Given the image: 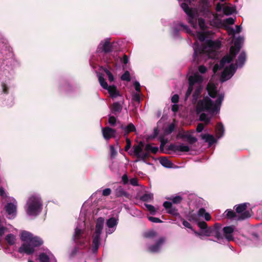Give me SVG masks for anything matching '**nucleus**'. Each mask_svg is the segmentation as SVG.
Listing matches in <instances>:
<instances>
[{
  "mask_svg": "<svg viewBox=\"0 0 262 262\" xmlns=\"http://www.w3.org/2000/svg\"><path fill=\"white\" fill-rule=\"evenodd\" d=\"M207 90L209 97L204 96L196 104L198 114L203 112L208 113V114L202 113L200 116V120L204 122L206 125L210 123L213 115L219 112L224 98V94L220 92L216 85L211 81L208 83Z\"/></svg>",
  "mask_w": 262,
  "mask_h": 262,
  "instance_id": "1",
  "label": "nucleus"
},
{
  "mask_svg": "<svg viewBox=\"0 0 262 262\" xmlns=\"http://www.w3.org/2000/svg\"><path fill=\"white\" fill-rule=\"evenodd\" d=\"M244 39L238 37L234 40V45L230 47L229 54L224 56L220 61L219 64H215L213 67V71L214 74L218 71L223 70L221 76L222 82L229 79L235 73L237 67H242L245 63L246 59V55L245 52H242L236 60V65L231 63L235 58L236 55L239 51Z\"/></svg>",
  "mask_w": 262,
  "mask_h": 262,
  "instance_id": "2",
  "label": "nucleus"
},
{
  "mask_svg": "<svg viewBox=\"0 0 262 262\" xmlns=\"http://www.w3.org/2000/svg\"><path fill=\"white\" fill-rule=\"evenodd\" d=\"M198 226L201 229L203 234L207 236H214L219 243H221L225 237L227 241L233 239V233L235 230L233 226L225 227L223 229V235L221 233V226L219 224H215L214 227L208 228L206 222H200Z\"/></svg>",
  "mask_w": 262,
  "mask_h": 262,
  "instance_id": "3",
  "label": "nucleus"
},
{
  "mask_svg": "<svg viewBox=\"0 0 262 262\" xmlns=\"http://www.w3.org/2000/svg\"><path fill=\"white\" fill-rule=\"evenodd\" d=\"M85 210L82 208L73 235V239L75 243L83 247H86L90 244L89 233L85 229Z\"/></svg>",
  "mask_w": 262,
  "mask_h": 262,
  "instance_id": "4",
  "label": "nucleus"
},
{
  "mask_svg": "<svg viewBox=\"0 0 262 262\" xmlns=\"http://www.w3.org/2000/svg\"><path fill=\"white\" fill-rule=\"evenodd\" d=\"M204 77L200 75L198 72H195L188 76L189 86L185 94V100H187L193 90L192 101L195 103L201 95L203 89V82Z\"/></svg>",
  "mask_w": 262,
  "mask_h": 262,
  "instance_id": "5",
  "label": "nucleus"
},
{
  "mask_svg": "<svg viewBox=\"0 0 262 262\" xmlns=\"http://www.w3.org/2000/svg\"><path fill=\"white\" fill-rule=\"evenodd\" d=\"M21 240L24 244L18 249L20 253L28 255L32 254L35 251V247H38L43 244V241L38 236L33 235L31 233L23 231L20 235Z\"/></svg>",
  "mask_w": 262,
  "mask_h": 262,
  "instance_id": "6",
  "label": "nucleus"
},
{
  "mask_svg": "<svg viewBox=\"0 0 262 262\" xmlns=\"http://www.w3.org/2000/svg\"><path fill=\"white\" fill-rule=\"evenodd\" d=\"M42 208V203L40 196L38 194L30 196L25 207L27 214L30 216H36L39 214Z\"/></svg>",
  "mask_w": 262,
  "mask_h": 262,
  "instance_id": "7",
  "label": "nucleus"
},
{
  "mask_svg": "<svg viewBox=\"0 0 262 262\" xmlns=\"http://www.w3.org/2000/svg\"><path fill=\"white\" fill-rule=\"evenodd\" d=\"M248 203H242L235 206L236 212L232 210H227L225 213L226 216L230 219L241 221L244 220L250 216V212L247 210Z\"/></svg>",
  "mask_w": 262,
  "mask_h": 262,
  "instance_id": "8",
  "label": "nucleus"
},
{
  "mask_svg": "<svg viewBox=\"0 0 262 262\" xmlns=\"http://www.w3.org/2000/svg\"><path fill=\"white\" fill-rule=\"evenodd\" d=\"M104 219L103 217H99L96 221L95 231L93 235L92 251L93 253H96L100 245V235L103 228Z\"/></svg>",
  "mask_w": 262,
  "mask_h": 262,
  "instance_id": "9",
  "label": "nucleus"
},
{
  "mask_svg": "<svg viewBox=\"0 0 262 262\" xmlns=\"http://www.w3.org/2000/svg\"><path fill=\"white\" fill-rule=\"evenodd\" d=\"M98 77L100 85L104 89L107 90L110 96L112 99L115 98L120 96V93L116 86L114 85H108L104 78L101 74H98Z\"/></svg>",
  "mask_w": 262,
  "mask_h": 262,
  "instance_id": "10",
  "label": "nucleus"
},
{
  "mask_svg": "<svg viewBox=\"0 0 262 262\" xmlns=\"http://www.w3.org/2000/svg\"><path fill=\"white\" fill-rule=\"evenodd\" d=\"M7 204L5 206V209L7 213L9 219H14L17 214V201L13 198H8Z\"/></svg>",
  "mask_w": 262,
  "mask_h": 262,
  "instance_id": "11",
  "label": "nucleus"
},
{
  "mask_svg": "<svg viewBox=\"0 0 262 262\" xmlns=\"http://www.w3.org/2000/svg\"><path fill=\"white\" fill-rule=\"evenodd\" d=\"M201 217H204L207 221H209L211 219L210 214L206 212L205 209L203 208H200L196 214H190L188 218L190 221L198 222V224L199 223L201 222H199V219Z\"/></svg>",
  "mask_w": 262,
  "mask_h": 262,
  "instance_id": "12",
  "label": "nucleus"
},
{
  "mask_svg": "<svg viewBox=\"0 0 262 262\" xmlns=\"http://www.w3.org/2000/svg\"><path fill=\"white\" fill-rule=\"evenodd\" d=\"M38 259L40 262H56L55 257L48 249H43L39 252Z\"/></svg>",
  "mask_w": 262,
  "mask_h": 262,
  "instance_id": "13",
  "label": "nucleus"
},
{
  "mask_svg": "<svg viewBox=\"0 0 262 262\" xmlns=\"http://www.w3.org/2000/svg\"><path fill=\"white\" fill-rule=\"evenodd\" d=\"M118 223V219L112 217L108 219L106 222L105 234L106 236L108 234L113 233L116 229Z\"/></svg>",
  "mask_w": 262,
  "mask_h": 262,
  "instance_id": "14",
  "label": "nucleus"
},
{
  "mask_svg": "<svg viewBox=\"0 0 262 262\" xmlns=\"http://www.w3.org/2000/svg\"><path fill=\"white\" fill-rule=\"evenodd\" d=\"M143 143L141 142L138 145L134 146L133 152L138 158L145 160L148 157V154L143 151Z\"/></svg>",
  "mask_w": 262,
  "mask_h": 262,
  "instance_id": "15",
  "label": "nucleus"
},
{
  "mask_svg": "<svg viewBox=\"0 0 262 262\" xmlns=\"http://www.w3.org/2000/svg\"><path fill=\"white\" fill-rule=\"evenodd\" d=\"M112 46L110 38H107L100 43L98 49L99 51L101 50L105 53H107L112 51Z\"/></svg>",
  "mask_w": 262,
  "mask_h": 262,
  "instance_id": "16",
  "label": "nucleus"
},
{
  "mask_svg": "<svg viewBox=\"0 0 262 262\" xmlns=\"http://www.w3.org/2000/svg\"><path fill=\"white\" fill-rule=\"evenodd\" d=\"M178 136L181 138H185L189 144L195 143L198 139L196 137L192 136L190 132H182L178 134Z\"/></svg>",
  "mask_w": 262,
  "mask_h": 262,
  "instance_id": "17",
  "label": "nucleus"
},
{
  "mask_svg": "<svg viewBox=\"0 0 262 262\" xmlns=\"http://www.w3.org/2000/svg\"><path fill=\"white\" fill-rule=\"evenodd\" d=\"M102 132L103 138L105 140H108L112 138L115 137L116 130L110 127H105L102 128Z\"/></svg>",
  "mask_w": 262,
  "mask_h": 262,
  "instance_id": "18",
  "label": "nucleus"
},
{
  "mask_svg": "<svg viewBox=\"0 0 262 262\" xmlns=\"http://www.w3.org/2000/svg\"><path fill=\"white\" fill-rule=\"evenodd\" d=\"M163 206L166 209L167 213L171 214L174 216L179 215V212L174 207H172V203L170 202L165 201L163 203Z\"/></svg>",
  "mask_w": 262,
  "mask_h": 262,
  "instance_id": "19",
  "label": "nucleus"
},
{
  "mask_svg": "<svg viewBox=\"0 0 262 262\" xmlns=\"http://www.w3.org/2000/svg\"><path fill=\"white\" fill-rule=\"evenodd\" d=\"M123 100L120 101V102H116L113 103L111 107L112 113L115 115H117V114H119L122 110V104H123Z\"/></svg>",
  "mask_w": 262,
  "mask_h": 262,
  "instance_id": "20",
  "label": "nucleus"
},
{
  "mask_svg": "<svg viewBox=\"0 0 262 262\" xmlns=\"http://www.w3.org/2000/svg\"><path fill=\"white\" fill-rule=\"evenodd\" d=\"M164 242L165 239L164 238H160L155 245L150 246L148 247V250L154 253L159 251Z\"/></svg>",
  "mask_w": 262,
  "mask_h": 262,
  "instance_id": "21",
  "label": "nucleus"
},
{
  "mask_svg": "<svg viewBox=\"0 0 262 262\" xmlns=\"http://www.w3.org/2000/svg\"><path fill=\"white\" fill-rule=\"evenodd\" d=\"M201 138L205 142L208 143L209 146H211L216 142V140L214 136L209 134H202L201 135Z\"/></svg>",
  "mask_w": 262,
  "mask_h": 262,
  "instance_id": "22",
  "label": "nucleus"
},
{
  "mask_svg": "<svg viewBox=\"0 0 262 262\" xmlns=\"http://www.w3.org/2000/svg\"><path fill=\"white\" fill-rule=\"evenodd\" d=\"M119 127L122 130L125 136L130 132H134L136 130L135 125L132 123H129L127 125L120 124Z\"/></svg>",
  "mask_w": 262,
  "mask_h": 262,
  "instance_id": "23",
  "label": "nucleus"
},
{
  "mask_svg": "<svg viewBox=\"0 0 262 262\" xmlns=\"http://www.w3.org/2000/svg\"><path fill=\"white\" fill-rule=\"evenodd\" d=\"M224 128L222 123H218L215 127V135L218 139L221 138L224 134Z\"/></svg>",
  "mask_w": 262,
  "mask_h": 262,
  "instance_id": "24",
  "label": "nucleus"
},
{
  "mask_svg": "<svg viewBox=\"0 0 262 262\" xmlns=\"http://www.w3.org/2000/svg\"><path fill=\"white\" fill-rule=\"evenodd\" d=\"M173 149L175 151L181 152H188L190 150V147L189 146L183 143L175 145Z\"/></svg>",
  "mask_w": 262,
  "mask_h": 262,
  "instance_id": "25",
  "label": "nucleus"
},
{
  "mask_svg": "<svg viewBox=\"0 0 262 262\" xmlns=\"http://www.w3.org/2000/svg\"><path fill=\"white\" fill-rule=\"evenodd\" d=\"M160 164L165 167L172 168V163L167 157H162L160 159Z\"/></svg>",
  "mask_w": 262,
  "mask_h": 262,
  "instance_id": "26",
  "label": "nucleus"
},
{
  "mask_svg": "<svg viewBox=\"0 0 262 262\" xmlns=\"http://www.w3.org/2000/svg\"><path fill=\"white\" fill-rule=\"evenodd\" d=\"M115 194L117 197L126 196L127 195V192H125L124 188L121 186L117 187L115 190Z\"/></svg>",
  "mask_w": 262,
  "mask_h": 262,
  "instance_id": "27",
  "label": "nucleus"
},
{
  "mask_svg": "<svg viewBox=\"0 0 262 262\" xmlns=\"http://www.w3.org/2000/svg\"><path fill=\"white\" fill-rule=\"evenodd\" d=\"M145 152H147L148 155L149 152L156 154L158 150V147L157 146H152L150 144H147L145 146Z\"/></svg>",
  "mask_w": 262,
  "mask_h": 262,
  "instance_id": "28",
  "label": "nucleus"
},
{
  "mask_svg": "<svg viewBox=\"0 0 262 262\" xmlns=\"http://www.w3.org/2000/svg\"><path fill=\"white\" fill-rule=\"evenodd\" d=\"M223 11L225 15H229L232 14L234 13L235 9L231 6L226 5L224 6L223 8Z\"/></svg>",
  "mask_w": 262,
  "mask_h": 262,
  "instance_id": "29",
  "label": "nucleus"
},
{
  "mask_svg": "<svg viewBox=\"0 0 262 262\" xmlns=\"http://www.w3.org/2000/svg\"><path fill=\"white\" fill-rule=\"evenodd\" d=\"M6 241L10 245H13L15 242V237L12 234L7 235L6 237Z\"/></svg>",
  "mask_w": 262,
  "mask_h": 262,
  "instance_id": "30",
  "label": "nucleus"
},
{
  "mask_svg": "<svg viewBox=\"0 0 262 262\" xmlns=\"http://www.w3.org/2000/svg\"><path fill=\"white\" fill-rule=\"evenodd\" d=\"M141 199L144 202L149 201L153 199V194L151 193H145L141 196Z\"/></svg>",
  "mask_w": 262,
  "mask_h": 262,
  "instance_id": "31",
  "label": "nucleus"
},
{
  "mask_svg": "<svg viewBox=\"0 0 262 262\" xmlns=\"http://www.w3.org/2000/svg\"><path fill=\"white\" fill-rule=\"evenodd\" d=\"M175 125L174 124L171 123L169 124L165 129V132L166 134H171L174 129Z\"/></svg>",
  "mask_w": 262,
  "mask_h": 262,
  "instance_id": "32",
  "label": "nucleus"
},
{
  "mask_svg": "<svg viewBox=\"0 0 262 262\" xmlns=\"http://www.w3.org/2000/svg\"><path fill=\"white\" fill-rule=\"evenodd\" d=\"M121 79L123 81H129L130 80V77L129 72H125V73L121 76Z\"/></svg>",
  "mask_w": 262,
  "mask_h": 262,
  "instance_id": "33",
  "label": "nucleus"
},
{
  "mask_svg": "<svg viewBox=\"0 0 262 262\" xmlns=\"http://www.w3.org/2000/svg\"><path fill=\"white\" fill-rule=\"evenodd\" d=\"M145 206L151 214H155L156 213V209L154 206L146 204H145Z\"/></svg>",
  "mask_w": 262,
  "mask_h": 262,
  "instance_id": "34",
  "label": "nucleus"
},
{
  "mask_svg": "<svg viewBox=\"0 0 262 262\" xmlns=\"http://www.w3.org/2000/svg\"><path fill=\"white\" fill-rule=\"evenodd\" d=\"M157 234L156 231L154 230H150L147 231L144 233V236L147 238H151L155 236Z\"/></svg>",
  "mask_w": 262,
  "mask_h": 262,
  "instance_id": "35",
  "label": "nucleus"
},
{
  "mask_svg": "<svg viewBox=\"0 0 262 262\" xmlns=\"http://www.w3.org/2000/svg\"><path fill=\"white\" fill-rule=\"evenodd\" d=\"M104 72L106 73V74L108 77L110 82L111 83V82H113L114 81V78L113 74L111 73V72L107 69H105L104 70Z\"/></svg>",
  "mask_w": 262,
  "mask_h": 262,
  "instance_id": "36",
  "label": "nucleus"
},
{
  "mask_svg": "<svg viewBox=\"0 0 262 262\" xmlns=\"http://www.w3.org/2000/svg\"><path fill=\"white\" fill-rule=\"evenodd\" d=\"M108 123L111 126H115L117 123V119L116 117L110 116L108 119Z\"/></svg>",
  "mask_w": 262,
  "mask_h": 262,
  "instance_id": "37",
  "label": "nucleus"
},
{
  "mask_svg": "<svg viewBox=\"0 0 262 262\" xmlns=\"http://www.w3.org/2000/svg\"><path fill=\"white\" fill-rule=\"evenodd\" d=\"M170 200L172 201L173 203L178 204L181 202L182 199L180 196L177 195V196L172 197L170 199Z\"/></svg>",
  "mask_w": 262,
  "mask_h": 262,
  "instance_id": "38",
  "label": "nucleus"
},
{
  "mask_svg": "<svg viewBox=\"0 0 262 262\" xmlns=\"http://www.w3.org/2000/svg\"><path fill=\"white\" fill-rule=\"evenodd\" d=\"M235 22V20L232 17H229L223 20V24L227 25H233Z\"/></svg>",
  "mask_w": 262,
  "mask_h": 262,
  "instance_id": "39",
  "label": "nucleus"
},
{
  "mask_svg": "<svg viewBox=\"0 0 262 262\" xmlns=\"http://www.w3.org/2000/svg\"><path fill=\"white\" fill-rule=\"evenodd\" d=\"M241 30H242L241 26L236 25L235 26V29H231V30L230 31V33H232L233 34H235V33H238L241 32Z\"/></svg>",
  "mask_w": 262,
  "mask_h": 262,
  "instance_id": "40",
  "label": "nucleus"
},
{
  "mask_svg": "<svg viewBox=\"0 0 262 262\" xmlns=\"http://www.w3.org/2000/svg\"><path fill=\"white\" fill-rule=\"evenodd\" d=\"M148 220L153 223H161L162 221L159 218L153 217V216H149L148 217Z\"/></svg>",
  "mask_w": 262,
  "mask_h": 262,
  "instance_id": "41",
  "label": "nucleus"
},
{
  "mask_svg": "<svg viewBox=\"0 0 262 262\" xmlns=\"http://www.w3.org/2000/svg\"><path fill=\"white\" fill-rule=\"evenodd\" d=\"M130 184L134 186H138V180L137 178H134L130 180L129 181Z\"/></svg>",
  "mask_w": 262,
  "mask_h": 262,
  "instance_id": "42",
  "label": "nucleus"
},
{
  "mask_svg": "<svg viewBox=\"0 0 262 262\" xmlns=\"http://www.w3.org/2000/svg\"><path fill=\"white\" fill-rule=\"evenodd\" d=\"M110 147L111 156V157H113L117 155V152L116 150V149L113 145H111Z\"/></svg>",
  "mask_w": 262,
  "mask_h": 262,
  "instance_id": "43",
  "label": "nucleus"
},
{
  "mask_svg": "<svg viewBox=\"0 0 262 262\" xmlns=\"http://www.w3.org/2000/svg\"><path fill=\"white\" fill-rule=\"evenodd\" d=\"M198 70L201 74H204L206 73L207 69V68L204 66H200L198 67Z\"/></svg>",
  "mask_w": 262,
  "mask_h": 262,
  "instance_id": "44",
  "label": "nucleus"
},
{
  "mask_svg": "<svg viewBox=\"0 0 262 262\" xmlns=\"http://www.w3.org/2000/svg\"><path fill=\"white\" fill-rule=\"evenodd\" d=\"M120 61L124 65H126L128 62V58L126 55H124L122 58H120Z\"/></svg>",
  "mask_w": 262,
  "mask_h": 262,
  "instance_id": "45",
  "label": "nucleus"
},
{
  "mask_svg": "<svg viewBox=\"0 0 262 262\" xmlns=\"http://www.w3.org/2000/svg\"><path fill=\"white\" fill-rule=\"evenodd\" d=\"M122 181L124 185H126L129 182V180L127 174H125L122 177Z\"/></svg>",
  "mask_w": 262,
  "mask_h": 262,
  "instance_id": "46",
  "label": "nucleus"
},
{
  "mask_svg": "<svg viewBox=\"0 0 262 262\" xmlns=\"http://www.w3.org/2000/svg\"><path fill=\"white\" fill-rule=\"evenodd\" d=\"M111 193V189L110 188H105L102 191V195L103 196H108Z\"/></svg>",
  "mask_w": 262,
  "mask_h": 262,
  "instance_id": "47",
  "label": "nucleus"
},
{
  "mask_svg": "<svg viewBox=\"0 0 262 262\" xmlns=\"http://www.w3.org/2000/svg\"><path fill=\"white\" fill-rule=\"evenodd\" d=\"M134 86L136 91L139 93L140 92V84L139 82L135 81L134 83Z\"/></svg>",
  "mask_w": 262,
  "mask_h": 262,
  "instance_id": "48",
  "label": "nucleus"
},
{
  "mask_svg": "<svg viewBox=\"0 0 262 262\" xmlns=\"http://www.w3.org/2000/svg\"><path fill=\"white\" fill-rule=\"evenodd\" d=\"M179 100V96L177 94L174 95L171 98V101L173 103H177Z\"/></svg>",
  "mask_w": 262,
  "mask_h": 262,
  "instance_id": "49",
  "label": "nucleus"
},
{
  "mask_svg": "<svg viewBox=\"0 0 262 262\" xmlns=\"http://www.w3.org/2000/svg\"><path fill=\"white\" fill-rule=\"evenodd\" d=\"M131 146V142L129 139H126V145L125 147V150L126 151H128L130 148Z\"/></svg>",
  "mask_w": 262,
  "mask_h": 262,
  "instance_id": "50",
  "label": "nucleus"
},
{
  "mask_svg": "<svg viewBox=\"0 0 262 262\" xmlns=\"http://www.w3.org/2000/svg\"><path fill=\"white\" fill-rule=\"evenodd\" d=\"M133 99L134 101L139 102L140 100V97L139 93H135L133 95Z\"/></svg>",
  "mask_w": 262,
  "mask_h": 262,
  "instance_id": "51",
  "label": "nucleus"
},
{
  "mask_svg": "<svg viewBox=\"0 0 262 262\" xmlns=\"http://www.w3.org/2000/svg\"><path fill=\"white\" fill-rule=\"evenodd\" d=\"M204 126L202 123H199L197 127L196 130L198 133H201L204 129Z\"/></svg>",
  "mask_w": 262,
  "mask_h": 262,
  "instance_id": "52",
  "label": "nucleus"
},
{
  "mask_svg": "<svg viewBox=\"0 0 262 262\" xmlns=\"http://www.w3.org/2000/svg\"><path fill=\"white\" fill-rule=\"evenodd\" d=\"M0 195L3 198H7L6 192H5L4 189H3V188H2V187L0 188Z\"/></svg>",
  "mask_w": 262,
  "mask_h": 262,
  "instance_id": "53",
  "label": "nucleus"
},
{
  "mask_svg": "<svg viewBox=\"0 0 262 262\" xmlns=\"http://www.w3.org/2000/svg\"><path fill=\"white\" fill-rule=\"evenodd\" d=\"M183 225L186 228H189V229H191L192 228V227L190 225V224L186 221H183Z\"/></svg>",
  "mask_w": 262,
  "mask_h": 262,
  "instance_id": "54",
  "label": "nucleus"
},
{
  "mask_svg": "<svg viewBox=\"0 0 262 262\" xmlns=\"http://www.w3.org/2000/svg\"><path fill=\"white\" fill-rule=\"evenodd\" d=\"M171 110L173 112H177L179 110V106L176 103H174L172 106Z\"/></svg>",
  "mask_w": 262,
  "mask_h": 262,
  "instance_id": "55",
  "label": "nucleus"
},
{
  "mask_svg": "<svg viewBox=\"0 0 262 262\" xmlns=\"http://www.w3.org/2000/svg\"><path fill=\"white\" fill-rule=\"evenodd\" d=\"M224 6V5L220 4L219 3L217 4V5H216V11H220L222 9H223Z\"/></svg>",
  "mask_w": 262,
  "mask_h": 262,
  "instance_id": "56",
  "label": "nucleus"
},
{
  "mask_svg": "<svg viewBox=\"0 0 262 262\" xmlns=\"http://www.w3.org/2000/svg\"><path fill=\"white\" fill-rule=\"evenodd\" d=\"M3 91L5 93H7L6 88V87L4 85L3 86Z\"/></svg>",
  "mask_w": 262,
  "mask_h": 262,
  "instance_id": "57",
  "label": "nucleus"
},
{
  "mask_svg": "<svg viewBox=\"0 0 262 262\" xmlns=\"http://www.w3.org/2000/svg\"><path fill=\"white\" fill-rule=\"evenodd\" d=\"M115 60H117L118 58L116 57H114Z\"/></svg>",
  "mask_w": 262,
  "mask_h": 262,
  "instance_id": "58",
  "label": "nucleus"
},
{
  "mask_svg": "<svg viewBox=\"0 0 262 262\" xmlns=\"http://www.w3.org/2000/svg\"><path fill=\"white\" fill-rule=\"evenodd\" d=\"M195 234L197 235H200V234L198 232H195Z\"/></svg>",
  "mask_w": 262,
  "mask_h": 262,
  "instance_id": "59",
  "label": "nucleus"
},
{
  "mask_svg": "<svg viewBox=\"0 0 262 262\" xmlns=\"http://www.w3.org/2000/svg\"><path fill=\"white\" fill-rule=\"evenodd\" d=\"M106 62H108V63H109V62H111V61L108 60H106Z\"/></svg>",
  "mask_w": 262,
  "mask_h": 262,
  "instance_id": "60",
  "label": "nucleus"
},
{
  "mask_svg": "<svg viewBox=\"0 0 262 262\" xmlns=\"http://www.w3.org/2000/svg\"><path fill=\"white\" fill-rule=\"evenodd\" d=\"M132 152V150H130L129 151H128V152H129V154H131V152Z\"/></svg>",
  "mask_w": 262,
  "mask_h": 262,
  "instance_id": "61",
  "label": "nucleus"
},
{
  "mask_svg": "<svg viewBox=\"0 0 262 262\" xmlns=\"http://www.w3.org/2000/svg\"><path fill=\"white\" fill-rule=\"evenodd\" d=\"M220 1H221V2H224V1H225V0H220Z\"/></svg>",
  "mask_w": 262,
  "mask_h": 262,
  "instance_id": "62",
  "label": "nucleus"
}]
</instances>
